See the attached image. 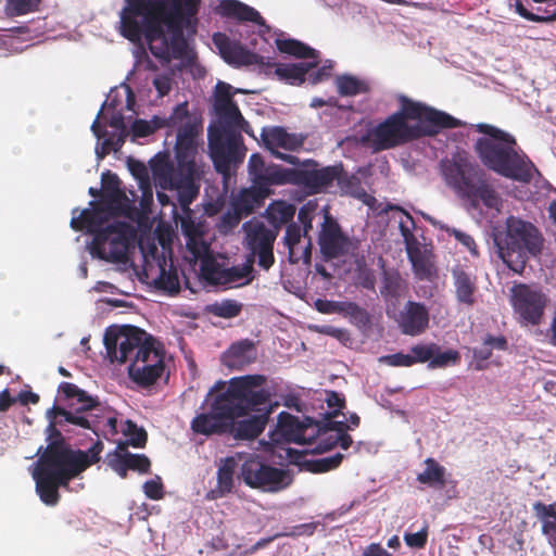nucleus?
Here are the masks:
<instances>
[{
  "label": "nucleus",
  "instance_id": "nucleus-61",
  "mask_svg": "<svg viewBox=\"0 0 556 556\" xmlns=\"http://www.w3.org/2000/svg\"><path fill=\"white\" fill-rule=\"evenodd\" d=\"M110 466L114 469V471L122 478H127L128 468H126L124 464V459L121 456L119 452L115 453L114 457L110 459Z\"/></svg>",
  "mask_w": 556,
  "mask_h": 556
},
{
  "label": "nucleus",
  "instance_id": "nucleus-9",
  "mask_svg": "<svg viewBox=\"0 0 556 556\" xmlns=\"http://www.w3.org/2000/svg\"><path fill=\"white\" fill-rule=\"evenodd\" d=\"M472 126L482 134L475 143V150L481 163L490 170L522 184L541 177L534 163L511 134L484 123Z\"/></svg>",
  "mask_w": 556,
  "mask_h": 556
},
{
  "label": "nucleus",
  "instance_id": "nucleus-4",
  "mask_svg": "<svg viewBox=\"0 0 556 556\" xmlns=\"http://www.w3.org/2000/svg\"><path fill=\"white\" fill-rule=\"evenodd\" d=\"M111 362L126 363L129 378L147 388L156 382L164 372V356L155 346L154 338L135 326H125L116 331L108 329L103 339Z\"/></svg>",
  "mask_w": 556,
  "mask_h": 556
},
{
  "label": "nucleus",
  "instance_id": "nucleus-51",
  "mask_svg": "<svg viewBox=\"0 0 556 556\" xmlns=\"http://www.w3.org/2000/svg\"><path fill=\"white\" fill-rule=\"evenodd\" d=\"M428 539V528L425 526L420 531L416 533H408L406 532L404 534V541L407 546L412 548H422Z\"/></svg>",
  "mask_w": 556,
  "mask_h": 556
},
{
  "label": "nucleus",
  "instance_id": "nucleus-57",
  "mask_svg": "<svg viewBox=\"0 0 556 556\" xmlns=\"http://www.w3.org/2000/svg\"><path fill=\"white\" fill-rule=\"evenodd\" d=\"M516 11L517 13L522 16L523 18L531 21V22H552L555 20L556 14L549 15V16H543L534 14L530 11H528L521 2L517 1L516 3Z\"/></svg>",
  "mask_w": 556,
  "mask_h": 556
},
{
  "label": "nucleus",
  "instance_id": "nucleus-63",
  "mask_svg": "<svg viewBox=\"0 0 556 556\" xmlns=\"http://www.w3.org/2000/svg\"><path fill=\"white\" fill-rule=\"evenodd\" d=\"M16 400L21 405L37 404L39 402V395L33 391H22L18 393Z\"/></svg>",
  "mask_w": 556,
  "mask_h": 556
},
{
  "label": "nucleus",
  "instance_id": "nucleus-41",
  "mask_svg": "<svg viewBox=\"0 0 556 556\" xmlns=\"http://www.w3.org/2000/svg\"><path fill=\"white\" fill-rule=\"evenodd\" d=\"M222 362L229 369L243 368V341H237L224 352Z\"/></svg>",
  "mask_w": 556,
  "mask_h": 556
},
{
  "label": "nucleus",
  "instance_id": "nucleus-1",
  "mask_svg": "<svg viewBox=\"0 0 556 556\" xmlns=\"http://www.w3.org/2000/svg\"><path fill=\"white\" fill-rule=\"evenodd\" d=\"M276 395V386L271 379L264 375H245V450H257L260 453H248L245 451V484L266 492H277L291 483L290 475L266 464L271 458L275 450L281 444V439L287 443H294L302 448L293 451L286 448L287 454L292 458V452L307 454L313 452L328 451L334 446L348 450L352 438L346 433L350 426L345 420H338V410L331 413L333 418L330 421L336 426L328 432L319 433L317 425L305 418L300 421L296 417L282 412L278 416V431L271 434V442L260 440L255 444L254 438L258 437L265 429L269 416L279 406L273 397ZM352 427L359 425V417L351 414L346 419Z\"/></svg>",
  "mask_w": 556,
  "mask_h": 556
},
{
  "label": "nucleus",
  "instance_id": "nucleus-35",
  "mask_svg": "<svg viewBox=\"0 0 556 556\" xmlns=\"http://www.w3.org/2000/svg\"><path fill=\"white\" fill-rule=\"evenodd\" d=\"M249 28H253V33L257 35V38L264 42L269 39L270 28L266 24L258 11L254 8L245 4V34Z\"/></svg>",
  "mask_w": 556,
  "mask_h": 556
},
{
  "label": "nucleus",
  "instance_id": "nucleus-21",
  "mask_svg": "<svg viewBox=\"0 0 556 556\" xmlns=\"http://www.w3.org/2000/svg\"><path fill=\"white\" fill-rule=\"evenodd\" d=\"M262 139L265 147L271 151L276 157L286 161L289 164H296L298 157L291 154L281 153L278 150L283 149L287 151H295L300 149L304 143V137L298 134H289L282 127H273L270 129H264L262 132Z\"/></svg>",
  "mask_w": 556,
  "mask_h": 556
},
{
  "label": "nucleus",
  "instance_id": "nucleus-47",
  "mask_svg": "<svg viewBox=\"0 0 556 556\" xmlns=\"http://www.w3.org/2000/svg\"><path fill=\"white\" fill-rule=\"evenodd\" d=\"M142 490L144 495L152 501H160L165 495L164 484L160 476L147 480L142 485Z\"/></svg>",
  "mask_w": 556,
  "mask_h": 556
},
{
  "label": "nucleus",
  "instance_id": "nucleus-53",
  "mask_svg": "<svg viewBox=\"0 0 556 556\" xmlns=\"http://www.w3.org/2000/svg\"><path fill=\"white\" fill-rule=\"evenodd\" d=\"M446 231H448L451 235H453L455 237V239L460 242L465 248L468 249V251L477 256L478 255V251H477V245H476V242L473 240V238L471 236H469L468 233L466 232H463L458 229H455V228H446Z\"/></svg>",
  "mask_w": 556,
  "mask_h": 556
},
{
  "label": "nucleus",
  "instance_id": "nucleus-6",
  "mask_svg": "<svg viewBox=\"0 0 556 556\" xmlns=\"http://www.w3.org/2000/svg\"><path fill=\"white\" fill-rule=\"evenodd\" d=\"M340 166H327L319 169L293 170L275 165L266 166L263 159L254 153L249 160V174L252 185L245 188V216L258 206L271 193V186L293 184L302 187L307 193H318L334 180L341 179Z\"/></svg>",
  "mask_w": 556,
  "mask_h": 556
},
{
  "label": "nucleus",
  "instance_id": "nucleus-27",
  "mask_svg": "<svg viewBox=\"0 0 556 556\" xmlns=\"http://www.w3.org/2000/svg\"><path fill=\"white\" fill-rule=\"evenodd\" d=\"M33 477L36 481V491L40 500L47 505H55L60 500L59 488L67 486L68 483H62L53 476L45 473L35 468Z\"/></svg>",
  "mask_w": 556,
  "mask_h": 556
},
{
  "label": "nucleus",
  "instance_id": "nucleus-15",
  "mask_svg": "<svg viewBox=\"0 0 556 556\" xmlns=\"http://www.w3.org/2000/svg\"><path fill=\"white\" fill-rule=\"evenodd\" d=\"M390 219L397 224L408 258L419 279H429L433 274L430 254L415 236L416 225L412 215L399 206H389Z\"/></svg>",
  "mask_w": 556,
  "mask_h": 556
},
{
  "label": "nucleus",
  "instance_id": "nucleus-59",
  "mask_svg": "<svg viewBox=\"0 0 556 556\" xmlns=\"http://www.w3.org/2000/svg\"><path fill=\"white\" fill-rule=\"evenodd\" d=\"M103 443L97 441L87 452L80 451L85 455V460L88 463V467L100 460V454L103 451Z\"/></svg>",
  "mask_w": 556,
  "mask_h": 556
},
{
  "label": "nucleus",
  "instance_id": "nucleus-52",
  "mask_svg": "<svg viewBox=\"0 0 556 556\" xmlns=\"http://www.w3.org/2000/svg\"><path fill=\"white\" fill-rule=\"evenodd\" d=\"M9 7L15 15H24L37 10L38 4L35 0H7Z\"/></svg>",
  "mask_w": 556,
  "mask_h": 556
},
{
  "label": "nucleus",
  "instance_id": "nucleus-17",
  "mask_svg": "<svg viewBox=\"0 0 556 556\" xmlns=\"http://www.w3.org/2000/svg\"><path fill=\"white\" fill-rule=\"evenodd\" d=\"M129 238V225L125 222H113L93 237L90 253L103 261L123 263L127 260Z\"/></svg>",
  "mask_w": 556,
  "mask_h": 556
},
{
  "label": "nucleus",
  "instance_id": "nucleus-25",
  "mask_svg": "<svg viewBox=\"0 0 556 556\" xmlns=\"http://www.w3.org/2000/svg\"><path fill=\"white\" fill-rule=\"evenodd\" d=\"M465 201L467 210L471 214L475 212L482 213L481 205H483L485 210L490 212L491 217H494L496 214H498L503 206L501 195L494 190L492 186L482 179L478 181L472 190V194L470 193Z\"/></svg>",
  "mask_w": 556,
  "mask_h": 556
},
{
  "label": "nucleus",
  "instance_id": "nucleus-5",
  "mask_svg": "<svg viewBox=\"0 0 556 556\" xmlns=\"http://www.w3.org/2000/svg\"><path fill=\"white\" fill-rule=\"evenodd\" d=\"M190 428L195 434L205 437L233 434L243 440V376L229 381L217 380L208 390Z\"/></svg>",
  "mask_w": 556,
  "mask_h": 556
},
{
  "label": "nucleus",
  "instance_id": "nucleus-12",
  "mask_svg": "<svg viewBox=\"0 0 556 556\" xmlns=\"http://www.w3.org/2000/svg\"><path fill=\"white\" fill-rule=\"evenodd\" d=\"M494 243L498 256L515 273H521L529 255H536L541 250L535 227L514 216L507 218L505 231L494 233Z\"/></svg>",
  "mask_w": 556,
  "mask_h": 556
},
{
  "label": "nucleus",
  "instance_id": "nucleus-3",
  "mask_svg": "<svg viewBox=\"0 0 556 556\" xmlns=\"http://www.w3.org/2000/svg\"><path fill=\"white\" fill-rule=\"evenodd\" d=\"M399 102L400 110L368 132L376 150L390 149L421 136L437 135L443 128L463 125L450 114L405 96H399Z\"/></svg>",
  "mask_w": 556,
  "mask_h": 556
},
{
  "label": "nucleus",
  "instance_id": "nucleus-64",
  "mask_svg": "<svg viewBox=\"0 0 556 556\" xmlns=\"http://www.w3.org/2000/svg\"><path fill=\"white\" fill-rule=\"evenodd\" d=\"M17 400L11 397L8 389L0 392V413L7 412Z\"/></svg>",
  "mask_w": 556,
  "mask_h": 556
},
{
  "label": "nucleus",
  "instance_id": "nucleus-40",
  "mask_svg": "<svg viewBox=\"0 0 556 556\" xmlns=\"http://www.w3.org/2000/svg\"><path fill=\"white\" fill-rule=\"evenodd\" d=\"M49 418V425L47 427V446L55 445L58 448L70 447L66 443L61 430L58 428H64L63 419L60 417L47 416Z\"/></svg>",
  "mask_w": 556,
  "mask_h": 556
},
{
  "label": "nucleus",
  "instance_id": "nucleus-28",
  "mask_svg": "<svg viewBox=\"0 0 556 556\" xmlns=\"http://www.w3.org/2000/svg\"><path fill=\"white\" fill-rule=\"evenodd\" d=\"M213 42L227 63L237 67L243 66V46L231 41L230 38L223 33H215L213 35Z\"/></svg>",
  "mask_w": 556,
  "mask_h": 556
},
{
  "label": "nucleus",
  "instance_id": "nucleus-42",
  "mask_svg": "<svg viewBox=\"0 0 556 556\" xmlns=\"http://www.w3.org/2000/svg\"><path fill=\"white\" fill-rule=\"evenodd\" d=\"M232 208V213L227 212L222 218L223 224L229 228L236 227L243 216V188L237 191Z\"/></svg>",
  "mask_w": 556,
  "mask_h": 556
},
{
  "label": "nucleus",
  "instance_id": "nucleus-60",
  "mask_svg": "<svg viewBox=\"0 0 556 556\" xmlns=\"http://www.w3.org/2000/svg\"><path fill=\"white\" fill-rule=\"evenodd\" d=\"M126 137L127 132L111 134L104 139V146L110 147L113 151H118L123 147Z\"/></svg>",
  "mask_w": 556,
  "mask_h": 556
},
{
  "label": "nucleus",
  "instance_id": "nucleus-2",
  "mask_svg": "<svg viewBox=\"0 0 556 556\" xmlns=\"http://www.w3.org/2000/svg\"><path fill=\"white\" fill-rule=\"evenodd\" d=\"M119 13V33L137 43L146 39L159 60H182L189 55L184 30L195 33L201 0H125Z\"/></svg>",
  "mask_w": 556,
  "mask_h": 556
},
{
  "label": "nucleus",
  "instance_id": "nucleus-56",
  "mask_svg": "<svg viewBox=\"0 0 556 556\" xmlns=\"http://www.w3.org/2000/svg\"><path fill=\"white\" fill-rule=\"evenodd\" d=\"M188 117H189L188 103L182 102V103L177 104L174 108L173 113L167 118H168L169 126L175 127Z\"/></svg>",
  "mask_w": 556,
  "mask_h": 556
},
{
  "label": "nucleus",
  "instance_id": "nucleus-39",
  "mask_svg": "<svg viewBox=\"0 0 556 556\" xmlns=\"http://www.w3.org/2000/svg\"><path fill=\"white\" fill-rule=\"evenodd\" d=\"M460 362V354L458 351L450 349L442 351L440 345L437 344V351L433 353L431 363L428 364V368H445L454 366Z\"/></svg>",
  "mask_w": 556,
  "mask_h": 556
},
{
  "label": "nucleus",
  "instance_id": "nucleus-19",
  "mask_svg": "<svg viewBox=\"0 0 556 556\" xmlns=\"http://www.w3.org/2000/svg\"><path fill=\"white\" fill-rule=\"evenodd\" d=\"M315 205L307 203L303 205L298 214L301 225L292 223L287 226L283 237L285 245L289 252V261L296 264L300 261L309 262L312 239L308 232L313 229V213Z\"/></svg>",
  "mask_w": 556,
  "mask_h": 556
},
{
  "label": "nucleus",
  "instance_id": "nucleus-8",
  "mask_svg": "<svg viewBox=\"0 0 556 556\" xmlns=\"http://www.w3.org/2000/svg\"><path fill=\"white\" fill-rule=\"evenodd\" d=\"M215 122L208 127V148L216 170L225 178L239 163L242 115L233 101L231 86L218 81L213 94Z\"/></svg>",
  "mask_w": 556,
  "mask_h": 556
},
{
  "label": "nucleus",
  "instance_id": "nucleus-18",
  "mask_svg": "<svg viewBox=\"0 0 556 556\" xmlns=\"http://www.w3.org/2000/svg\"><path fill=\"white\" fill-rule=\"evenodd\" d=\"M547 302V295L538 286L519 283L510 288V304L521 326L540 325Z\"/></svg>",
  "mask_w": 556,
  "mask_h": 556
},
{
  "label": "nucleus",
  "instance_id": "nucleus-48",
  "mask_svg": "<svg viewBox=\"0 0 556 556\" xmlns=\"http://www.w3.org/2000/svg\"><path fill=\"white\" fill-rule=\"evenodd\" d=\"M342 459L343 455L341 453L318 458L312 464V470L314 472L329 471L331 469L337 468L341 464Z\"/></svg>",
  "mask_w": 556,
  "mask_h": 556
},
{
  "label": "nucleus",
  "instance_id": "nucleus-37",
  "mask_svg": "<svg viewBox=\"0 0 556 556\" xmlns=\"http://www.w3.org/2000/svg\"><path fill=\"white\" fill-rule=\"evenodd\" d=\"M336 86L341 96L352 97L367 91V84L352 75L337 77Z\"/></svg>",
  "mask_w": 556,
  "mask_h": 556
},
{
  "label": "nucleus",
  "instance_id": "nucleus-32",
  "mask_svg": "<svg viewBox=\"0 0 556 556\" xmlns=\"http://www.w3.org/2000/svg\"><path fill=\"white\" fill-rule=\"evenodd\" d=\"M355 258L361 260H358L359 262H356L355 260L349 261L345 265H343L344 270L357 273V283L365 289H374L376 282L375 275L372 270L367 267L364 255L358 253Z\"/></svg>",
  "mask_w": 556,
  "mask_h": 556
},
{
  "label": "nucleus",
  "instance_id": "nucleus-11",
  "mask_svg": "<svg viewBox=\"0 0 556 556\" xmlns=\"http://www.w3.org/2000/svg\"><path fill=\"white\" fill-rule=\"evenodd\" d=\"M278 50L300 59H307L298 63H274L267 64L268 72L274 74L281 81L290 85H301L308 81L316 85L331 75V63L317 67L319 64V52L295 39H285L278 36L275 39Z\"/></svg>",
  "mask_w": 556,
  "mask_h": 556
},
{
  "label": "nucleus",
  "instance_id": "nucleus-24",
  "mask_svg": "<svg viewBox=\"0 0 556 556\" xmlns=\"http://www.w3.org/2000/svg\"><path fill=\"white\" fill-rule=\"evenodd\" d=\"M241 457L242 453H237L236 456H227L216 463V485L206 493V500L215 501L232 492Z\"/></svg>",
  "mask_w": 556,
  "mask_h": 556
},
{
  "label": "nucleus",
  "instance_id": "nucleus-13",
  "mask_svg": "<svg viewBox=\"0 0 556 556\" xmlns=\"http://www.w3.org/2000/svg\"><path fill=\"white\" fill-rule=\"evenodd\" d=\"M323 222L318 230V245L323 258L327 262H337L345 265L359 253V242L344 233L337 219L323 208Z\"/></svg>",
  "mask_w": 556,
  "mask_h": 556
},
{
  "label": "nucleus",
  "instance_id": "nucleus-30",
  "mask_svg": "<svg viewBox=\"0 0 556 556\" xmlns=\"http://www.w3.org/2000/svg\"><path fill=\"white\" fill-rule=\"evenodd\" d=\"M535 516L542 522V533L547 536L551 544H556V509L554 505L542 502L533 504Z\"/></svg>",
  "mask_w": 556,
  "mask_h": 556
},
{
  "label": "nucleus",
  "instance_id": "nucleus-43",
  "mask_svg": "<svg viewBox=\"0 0 556 556\" xmlns=\"http://www.w3.org/2000/svg\"><path fill=\"white\" fill-rule=\"evenodd\" d=\"M401 279L399 275L392 273H384L382 287L380 289L381 295L386 300L397 299L400 295Z\"/></svg>",
  "mask_w": 556,
  "mask_h": 556
},
{
  "label": "nucleus",
  "instance_id": "nucleus-29",
  "mask_svg": "<svg viewBox=\"0 0 556 556\" xmlns=\"http://www.w3.org/2000/svg\"><path fill=\"white\" fill-rule=\"evenodd\" d=\"M452 274L458 302L469 306L472 305L475 303L476 292L475 279L460 267H455Z\"/></svg>",
  "mask_w": 556,
  "mask_h": 556
},
{
  "label": "nucleus",
  "instance_id": "nucleus-46",
  "mask_svg": "<svg viewBox=\"0 0 556 556\" xmlns=\"http://www.w3.org/2000/svg\"><path fill=\"white\" fill-rule=\"evenodd\" d=\"M437 351L435 343L416 344L410 348L413 365L417 363H431L433 353Z\"/></svg>",
  "mask_w": 556,
  "mask_h": 556
},
{
  "label": "nucleus",
  "instance_id": "nucleus-20",
  "mask_svg": "<svg viewBox=\"0 0 556 556\" xmlns=\"http://www.w3.org/2000/svg\"><path fill=\"white\" fill-rule=\"evenodd\" d=\"M441 173L445 184L463 200L471 193L481 179L479 168L465 154H456L441 162Z\"/></svg>",
  "mask_w": 556,
  "mask_h": 556
},
{
  "label": "nucleus",
  "instance_id": "nucleus-36",
  "mask_svg": "<svg viewBox=\"0 0 556 556\" xmlns=\"http://www.w3.org/2000/svg\"><path fill=\"white\" fill-rule=\"evenodd\" d=\"M126 444H118L119 454L124 459L126 468L137 471L141 475L149 473L151 470V462L144 454H132L126 450Z\"/></svg>",
  "mask_w": 556,
  "mask_h": 556
},
{
  "label": "nucleus",
  "instance_id": "nucleus-26",
  "mask_svg": "<svg viewBox=\"0 0 556 556\" xmlns=\"http://www.w3.org/2000/svg\"><path fill=\"white\" fill-rule=\"evenodd\" d=\"M401 331L407 336H418L429 326V311L418 302L408 301L397 317Z\"/></svg>",
  "mask_w": 556,
  "mask_h": 556
},
{
  "label": "nucleus",
  "instance_id": "nucleus-23",
  "mask_svg": "<svg viewBox=\"0 0 556 556\" xmlns=\"http://www.w3.org/2000/svg\"><path fill=\"white\" fill-rule=\"evenodd\" d=\"M200 275L208 285L226 286L243 277V267H226L217 257L206 253L201 258Z\"/></svg>",
  "mask_w": 556,
  "mask_h": 556
},
{
  "label": "nucleus",
  "instance_id": "nucleus-22",
  "mask_svg": "<svg viewBox=\"0 0 556 556\" xmlns=\"http://www.w3.org/2000/svg\"><path fill=\"white\" fill-rule=\"evenodd\" d=\"M90 208H85L79 212L77 216L75 213L77 208L73 211V217L71 219V227L76 231H87L93 237L104 229V224L108 222L111 213V205L102 201H90Z\"/></svg>",
  "mask_w": 556,
  "mask_h": 556
},
{
  "label": "nucleus",
  "instance_id": "nucleus-10",
  "mask_svg": "<svg viewBox=\"0 0 556 556\" xmlns=\"http://www.w3.org/2000/svg\"><path fill=\"white\" fill-rule=\"evenodd\" d=\"M266 218L271 228L260 219L245 223V243L250 253L245 255V286L254 278L253 265L267 270L274 264L273 247L280 226L288 224L295 214V206L286 201H275L266 208Z\"/></svg>",
  "mask_w": 556,
  "mask_h": 556
},
{
  "label": "nucleus",
  "instance_id": "nucleus-14",
  "mask_svg": "<svg viewBox=\"0 0 556 556\" xmlns=\"http://www.w3.org/2000/svg\"><path fill=\"white\" fill-rule=\"evenodd\" d=\"M59 392L62 393L65 399L75 400L78 407L75 410H67L64 407L53 405L48 412L47 416L60 417L63 419V424H71L78 426L84 429H90L94 433L100 428V416L98 414H89L84 416V413L98 410L101 406L98 397L90 396L86 391L79 389L76 384L71 382H62L59 386Z\"/></svg>",
  "mask_w": 556,
  "mask_h": 556
},
{
  "label": "nucleus",
  "instance_id": "nucleus-16",
  "mask_svg": "<svg viewBox=\"0 0 556 556\" xmlns=\"http://www.w3.org/2000/svg\"><path fill=\"white\" fill-rule=\"evenodd\" d=\"M87 468L88 463L80 450L58 448L54 444L45 447L36 464V469L58 478L62 483H70Z\"/></svg>",
  "mask_w": 556,
  "mask_h": 556
},
{
  "label": "nucleus",
  "instance_id": "nucleus-45",
  "mask_svg": "<svg viewBox=\"0 0 556 556\" xmlns=\"http://www.w3.org/2000/svg\"><path fill=\"white\" fill-rule=\"evenodd\" d=\"M125 433L128 435L127 444L134 447H144L148 434L144 429L138 428L131 420L126 421Z\"/></svg>",
  "mask_w": 556,
  "mask_h": 556
},
{
  "label": "nucleus",
  "instance_id": "nucleus-44",
  "mask_svg": "<svg viewBox=\"0 0 556 556\" xmlns=\"http://www.w3.org/2000/svg\"><path fill=\"white\" fill-rule=\"evenodd\" d=\"M215 12L222 16L243 21V3L238 0H222L215 8Z\"/></svg>",
  "mask_w": 556,
  "mask_h": 556
},
{
  "label": "nucleus",
  "instance_id": "nucleus-31",
  "mask_svg": "<svg viewBox=\"0 0 556 556\" xmlns=\"http://www.w3.org/2000/svg\"><path fill=\"white\" fill-rule=\"evenodd\" d=\"M125 197L121 189V180L118 176L110 170L102 174V194L100 201L112 205L119 203Z\"/></svg>",
  "mask_w": 556,
  "mask_h": 556
},
{
  "label": "nucleus",
  "instance_id": "nucleus-34",
  "mask_svg": "<svg viewBox=\"0 0 556 556\" xmlns=\"http://www.w3.org/2000/svg\"><path fill=\"white\" fill-rule=\"evenodd\" d=\"M338 312L350 317L351 321L358 328H368L371 324L369 313L354 302H339Z\"/></svg>",
  "mask_w": 556,
  "mask_h": 556
},
{
  "label": "nucleus",
  "instance_id": "nucleus-49",
  "mask_svg": "<svg viewBox=\"0 0 556 556\" xmlns=\"http://www.w3.org/2000/svg\"><path fill=\"white\" fill-rule=\"evenodd\" d=\"M241 306L235 302L226 301L220 304H214L212 312L219 317L231 318L240 314Z\"/></svg>",
  "mask_w": 556,
  "mask_h": 556
},
{
  "label": "nucleus",
  "instance_id": "nucleus-58",
  "mask_svg": "<svg viewBox=\"0 0 556 556\" xmlns=\"http://www.w3.org/2000/svg\"><path fill=\"white\" fill-rule=\"evenodd\" d=\"M191 213H186V216L181 218L180 226L184 235L189 239L195 238L200 231L198 225L190 216Z\"/></svg>",
  "mask_w": 556,
  "mask_h": 556
},
{
  "label": "nucleus",
  "instance_id": "nucleus-62",
  "mask_svg": "<svg viewBox=\"0 0 556 556\" xmlns=\"http://www.w3.org/2000/svg\"><path fill=\"white\" fill-rule=\"evenodd\" d=\"M483 343L485 346L490 348L491 350L492 349L505 350L506 345H507L506 339L502 336L501 337L488 336V337H485Z\"/></svg>",
  "mask_w": 556,
  "mask_h": 556
},
{
  "label": "nucleus",
  "instance_id": "nucleus-54",
  "mask_svg": "<svg viewBox=\"0 0 556 556\" xmlns=\"http://www.w3.org/2000/svg\"><path fill=\"white\" fill-rule=\"evenodd\" d=\"M173 79L168 74L157 75L153 79V86L160 98L167 96L172 90Z\"/></svg>",
  "mask_w": 556,
  "mask_h": 556
},
{
  "label": "nucleus",
  "instance_id": "nucleus-55",
  "mask_svg": "<svg viewBox=\"0 0 556 556\" xmlns=\"http://www.w3.org/2000/svg\"><path fill=\"white\" fill-rule=\"evenodd\" d=\"M132 135L137 138H144L155 131V127L146 119H136L131 125Z\"/></svg>",
  "mask_w": 556,
  "mask_h": 556
},
{
  "label": "nucleus",
  "instance_id": "nucleus-7",
  "mask_svg": "<svg viewBox=\"0 0 556 556\" xmlns=\"http://www.w3.org/2000/svg\"><path fill=\"white\" fill-rule=\"evenodd\" d=\"M198 125L188 121L178 128L175 144L176 165L160 161L152 165L155 184L163 190H176L178 202L185 213H191L189 205L199 193L200 166L195 162Z\"/></svg>",
  "mask_w": 556,
  "mask_h": 556
},
{
  "label": "nucleus",
  "instance_id": "nucleus-38",
  "mask_svg": "<svg viewBox=\"0 0 556 556\" xmlns=\"http://www.w3.org/2000/svg\"><path fill=\"white\" fill-rule=\"evenodd\" d=\"M426 468L417 476L420 483L429 485H442L444 483L445 468L432 458L425 462Z\"/></svg>",
  "mask_w": 556,
  "mask_h": 556
},
{
  "label": "nucleus",
  "instance_id": "nucleus-33",
  "mask_svg": "<svg viewBox=\"0 0 556 556\" xmlns=\"http://www.w3.org/2000/svg\"><path fill=\"white\" fill-rule=\"evenodd\" d=\"M154 286L159 290H163L169 294L178 293L180 290V282L178 273L173 264L166 269V263L160 265V275L154 280Z\"/></svg>",
  "mask_w": 556,
  "mask_h": 556
},
{
  "label": "nucleus",
  "instance_id": "nucleus-50",
  "mask_svg": "<svg viewBox=\"0 0 556 556\" xmlns=\"http://www.w3.org/2000/svg\"><path fill=\"white\" fill-rule=\"evenodd\" d=\"M380 363L387 364L392 367H409L413 366V358L410 353H395L390 355H383L379 358Z\"/></svg>",
  "mask_w": 556,
  "mask_h": 556
}]
</instances>
